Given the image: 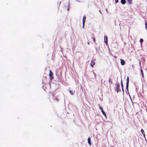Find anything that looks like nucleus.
I'll return each mask as SVG.
<instances>
[{
    "mask_svg": "<svg viewBox=\"0 0 147 147\" xmlns=\"http://www.w3.org/2000/svg\"><path fill=\"white\" fill-rule=\"evenodd\" d=\"M53 74L52 72V71L51 70L49 71V76L50 77V78L53 79Z\"/></svg>",
    "mask_w": 147,
    "mask_h": 147,
    "instance_id": "nucleus-1",
    "label": "nucleus"
},
{
    "mask_svg": "<svg viewBox=\"0 0 147 147\" xmlns=\"http://www.w3.org/2000/svg\"><path fill=\"white\" fill-rule=\"evenodd\" d=\"M120 61L121 65H124L125 64V61L124 60L121 59H120Z\"/></svg>",
    "mask_w": 147,
    "mask_h": 147,
    "instance_id": "nucleus-2",
    "label": "nucleus"
},
{
    "mask_svg": "<svg viewBox=\"0 0 147 147\" xmlns=\"http://www.w3.org/2000/svg\"><path fill=\"white\" fill-rule=\"evenodd\" d=\"M88 143L90 145H91V139L90 138H88Z\"/></svg>",
    "mask_w": 147,
    "mask_h": 147,
    "instance_id": "nucleus-3",
    "label": "nucleus"
},
{
    "mask_svg": "<svg viewBox=\"0 0 147 147\" xmlns=\"http://www.w3.org/2000/svg\"><path fill=\"white\" fill-rule=\"evenodd\" d=\"M104 40L105 42L107 44V37L105 36L104 37Z\"/></svg>",
    "mask_w": 147,
    "mask_h": 147,
    "instance_id": "nucleus-4",
    "label": "nucleus"
},
{
    "mask_svg": "<svg viewBox=\"0 0 147 147\" xmlns=\"http://www.w3.org/2000/svg\"><path fill=\"white\" fill-rule=\"evenodd\" d=\"M95 64V62L94 61H91V65L92 67H93L94 65Z\"/></svg>",
    "mask_w": 147,
    "mask_h": 147,
    "instance_id": "nucleus-5",
    "label": "nucleus"
},
{
    "mask_svg": "<svg viewBox=\"0 0 147 147\" xmlns=\"http://www.w3.org/2000/svg\"><path fill=\"white\" fill-rule=\"evenodd\" d=\"M121 3L122 4H125L126 1L125 0H121Z\"/></svg>",
    "mask_w": 147,
    "mask_h": 147,
    "instance_id": "nucleus-6",
    "label": "nucleus"
},
{
    "mask_svg": "<svg viewBox=\"0 0 147 147\" xmlns=\"http://www.w3.org/2000/svg\"><path fill=\"white\" fill-rule=\"evenodd\" d=\"M86 18L85 16L83 17L82 19V23H85L86 20Z\"/></svg>",
    "mask_w": 147,
    "mask_h": 147,
    "instance_id": "nucleus-7",
    "label": "nucleus"
},
{
    "mask_svg": "<svg viewBox=\"0 0 147 147\" xmlns=\"http://www.w3.org/2000/svg\"><path fill=\"white\" fill-rule=\"evenodd\" d=\"M101 112H102V113L104 115V116H105V117H107V116H106V114L105 113V112L104 111H103V110L102 111H101Z\"/></svg>",
    "mask_w": 147,
    "mask_h": 147,
    "instance_id": "nucleus-8",
    "label": "nucleus"
},
{
    "mask_svg": "<svg viewBox=\"0 0 147 147\" xmlns=\"http://www.w3.org/2000/svg\"><path fill=\"white\" fill-rule=\"evenodd\" d=\"M112 80H111V79H110V78H109V82L110 83H112Z\"/></svg>",
    "mask_w": 147,
    "mask_h": 147,
    "instance_id": "nucleus-9",
    "label": "nucleus"
},
{
    "mask_svg": "<svg viewBox=\"0 0 147 147\" xmlns=\"http://www.w3.org/2000/svg\"><path fill=\"white\" fill-rule=\"evenodd\" d=\"M128 3L129 4H131L132 3L131 0H127Z\"/></svg>",
    "mask_w": 147,
    "mask_h": 147,
    "instance_id": "nucleus-10",
    "label": "nucleus"
},
{
    "mask_svg": "<svg viewBox=\"0 0 147 147\" xmlns=\"http://www.w3.org/2000/svg\"><path fill=\"white\" fill-rule=\"evenodd\" d=\"M127 83H129V79L128 77L127 78Z\"/></svg>",
    "mask_w": 147,
    "mask_h": 147,
    "instance_id": "nucleus-11",
    "label": "nucleus"
},
{
    "mask_svg": "<svg viewBox=\"0 0 147 147\" xmlns=\"http://www.w3.org/2000/svg\"><path fill=\"white\" fill-rule=\"evenodd\" d=\"M121 87L122 88V90H123V84L122 82H121Z\"/></svg>",
    "mask_w": 147,
    "mask_h": 147,
    "instance_id": "nucleus-12",
    "label": "nucleus"
},
{
    "mask_svg": "<svg viewBox=\"0 0 147 147\" xmlns=\"http://www.w3.org/2000/svg\"><path fill=\"white\" fill-rule=\"evenodd\" d=\"M145 26L146 28V30H147V23L146 22H145Z\"/></svg>",
    "mask_w": 147,
    "mask_h": 147,
    "instance_id": "nucleus-13",
    "label": "nucleus"
},
{
    "mask_svg": "<svg viewBox=\"0 0 147 147\" xmlns=\"http://www.w3.org/2000/svg\"><path fill=\"white\" fill-rule=\"evenodd\" d=\"M143 39H140V43H142L143 42Z\"/></svg>",
    "mask_w": 147,
    "mask_h": 147,
    "instance_id": "nucleus-14",
    "label": "nucleus"
},
{
    "mask_svg": "<svg viewBox=\"0 0 147 147\" xmlns=\"http://www.w3.org/2000/svg\"><path fill=\"white\" fill-rule=\"evenodd\" d=\"M141 131L142 134H144V131L142 129L141 130Z\"/></svg>",
    "mask_w": 147,
    "mask_h": 147,
    "instance_id": "nucleus-15",
    "label": "nucleus"
},
{
    "mask_svg": "<svg viewBox=\"0 0 147 147\" xmlns=\"http://www.w3.org/2000/svg\"><path fill=\"white\" fill-rule=\"evenodd\" d=\"M69 92L70 93V94H73L74 92L71 90H70L69 91Z\"/></svg>",
    "mask_w": 147,
    "mask_h": 147,
    "instance_id": "nucleus-16",
    "label": "nucleus"
},
{
    "mask_svg": "<svg viewBox=\"0 0 147 147\" xmlns=\"http://www.w3.org/2000/svg\"><path fill=\"white\" fill-rule=\"evenodd\" d=\"M99 109L102 111L103 110L102 108L101 107V106H100L99 107Z\"/></svg>",
    "mask_w": 147,
    "mask_h": 147,
    "instance_id": "nucleus-17",
    "label": "nucleus"
},
{
    "mask_svg": "<svg viewBox=\"0 0 147 147\" xmlns=\"http://www.w3.org/2000/svg\"><path fill=\"white\" fill-rule=\"evenodd\" d=\"M141 71L142 74V76H143V72L142 70V69H141Z\"/></svg>",
    "mask_w": 147,
    "mask_h": 147,
    "instance_id": "nucleus-18",
    "label": "nucleus"
},
{
    "mask_svg": "<svg viewBox=\"0 0 147 147\" xmlns=\"http://www.w3.org/2000/svg\"><path fill=\"white\" fill-rule=\"evenodd\" d=\"M128 85H129V83H127V85H126V88H127V89L128 87Z\"/></svg>",
    "mask_w": 147,
    "mask_h": 147,
    "instance_id": "nucleus-19",
    "label": "nucleus"
},
{
    "mask_svg": "<svg viewBox=\"0 0 147 147\" xmlns=\"http://www.w3.org/2000/svg\"><path fill=\"white\" fill-rule=\"evenodd\" d=\"M84 24H85V23H82V24H83V25H82V28H84Z\"/></svg>",
    "mask_w": 147,
    "mask_h": 147,
    "instance_id": "nucleus-20",
    "label": "nucleus"
},
{
    "mask_svg": "<svg viewBox=\"0 0 147 147\" xmlns=\"http://www.w3.org/2000/svg\"><path fill=\"white\" fill-rule=\"evenodd\" d=\"M92 39L94 41V42H95V38H92Z\"/></svg>",
    "mask_w": 147,
    "mask_h": 147,
    "instance_id": "nucleus-21",
    "label": "nucleus"
},
{
    "mask_svg": "<svg viewBox=\"0 0 147 147\" xmlns=\"http://www.w3.org/2000/svg\"><path fill=\"white\" fill-rule=\"evenodd\" d=\"M115 0V2L116 3H117L118 2V0Z\"/></svg>",
    "mask_w": 147,
    "mask_h": 147,
    "instance_id": "nucleus-22",
    "label": "nucleus"
},
{
    "mask_svg": "<svg viewBox=\"0 0 147 147\" xmlns=\"http://www.w3.org/2000/svg\"><path fill=\"white\" fill-rule=\"evenodd\" d=\"M142 134L143 135V136H144V138H145V134L144 133V134Z\"/></svg>",
    "mask_w": 147,
    "mask_h": 147,
    "instance_id": "nucleus-23",
    "label": "nucleus"
}]
</instances>
